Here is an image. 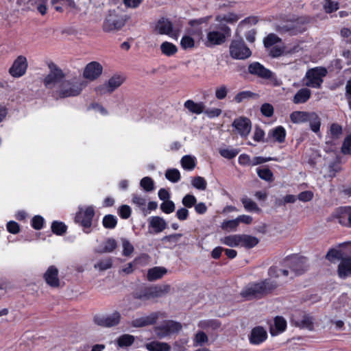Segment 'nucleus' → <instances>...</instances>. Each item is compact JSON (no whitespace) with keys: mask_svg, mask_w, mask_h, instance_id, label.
<instances>
[{"mask_svg":"<svg viewBox=\"0 0 351 351\" xmlns=\"http://www.w3.org/2000/svg\"><path fill=\"white\" fill-rule=\"evenodd\" d=\"M196 202H197L196 197L193 195H191V194L186 195L182 198V204L186 208H192L193 206H194V205H195Z\"/></svg>","mask_w":351,"mask_h":351,"instance_id":"61","label":"nucleus"},{"mask_svg":"<svg viewBox=\"0 0 351 351\" xmlns=\"http://www.w3.org/2000/svg\"><path fill=\"white\" fill-rule=\"evenodd\" d=\"M311 91L307 88H302L295 94L293 101L294 104H304L311 97Z\"/></svg>","mask_w":351,"mask_h":351,"instance_id":"27","label":"nucleus"},{"mask_svg":"<svg viewBox=\"0 0 351 351\" xmlns=\"http://www.w3.org/2000/svg\"><path fill=\"white\" fill-rule=\"evenodd\" d=\"M102 65L96 61H93L86 64L83 72L85 79L93 81L97 79L102 73Z\"/></svg>","mask_w":351,"mask_h":351,"instance_id":"15","label":"nucleus"},{"mask_svg":"<svg viewBox=\"0 0 351 351\" xmlns=\"http://www.w3.org/2000/svg\"><path fill=\"white\" fill-rule=\"evenodd\" d=\"M280 42L281 39L273 33L268 34L263 40L264 46L267 49L271 48Z\"/></svg>","mask_w":351,"mask_h":351,"instance_id":"44","label":"nucleus"},{"mask_svg":"<svg viewBox=\"0 0 351 351\" xmlns=\"http://www.w3.org/2000/svg\"><path fill=\"white\" fill-rule=\"evenodd\" d=\"M132 202L143 210H145L146 199L143 197L138 194H132Z\"/></svg>","mask_w":351,"mask_h":351,"instance_id":"64","label":"nucleus"},{"mask_svg":"<svg viewBox=\"0 0 351 351\" xmlns=\"http://www.w3.org/2000/svg\"><path fill=\"white\" fill-rule=\"evenodd\" d=\"M82 287H67L65 296L69 299L77 297L82 293Z\"/></svg>","mask_w":351,"mask_h":351,"instance_id":"63","label":"nucleus"},{"mask_svg":"<svg viewBox=\"0 0 351 351\" xmlns=\"http://www.w3.org/2000/svg\"><path fill=\"white\" fill-rule=\"evenodd\" d=\"M147 221L149 233H160L164 231L168 226L166 221L160 216H152L148 218Z\"/></svg>","mask_w":351,"mask_h":351,"instance_id":"16","label":"nucleus"},{"mask_svg":"<svg viewBox=\"0 0 351 351\" xmlns=\"http://www.w3.org/2000/svg\"><path fill=\"white\" fill-rule=\"evenodd\" d=\"M342 258L344 257L341 250L336 248H330L326 255V258L330 262L335 259L340 260L341 261Z\"/></svg>","mask_w":351,"mask_h":351,"instance_id":"47","label":"nucleus"},{"mask_svg":"<svg viewBox=\"0 0 351 351\" xmlns=\"http://www.w3.org/2000/svg\"><path fill=\"white\" fill-rule=\"evenodd\" d=\"M267 338V332L262 326L254 327L249 336L250 342L252 344L258 345L265 341Z\"/></svg>","mask_w":351,"mask_h":351,"instance_id":"19","label":"nucleus"},{"mask_svg":"<svg viewBox=\"0 0 351 351\" xmlns=\"http://www.w3.org/2000/svg\"><path fill=\"white\" fill-rule=\"evenodd\" d=\"M191 184L195 188L202 191L205 190L207 186L206 180L201 176L195 177L192 180Z\"/></svg>","mask_w":351,"mask_h":351,"instance_id":"57","label":"nucleus"},{"mask_svg":"<svg viewBox=\"0 0 351 351\" xmlns=\"http://www.w3.org/2000/svg\"><path fill=\"white\" fill-rule=\"evenodd\" d=\"M182 326L180 322L173 320H166L160 325L154 327V330L159 339H163L180 332Z\"/></svg>","mask_w":351,"mask_h":351,"instance_id":"7","label":"nucleus"},{"mask_svg":"<svg viewBox=\"0 0 351 351\" xmlns=\"http://www.w3.org/2000/svg\"><path fill=\"white\" fill-rule=\"evenodd\" d=\"M219 31H210L207 34V46L221 45L226 41L227 36L231 34L230 28L226 25H221Z\"/></svg>","mask_w":351,"mask_h":351,"instance_id":"8","label":"nucleus"},{"mask_svg":"<svg viewBox=\"0 0 351 351\" xmlns=\"http://www.w3.org/2000/svg\"><path fill=\"white\" fill-rule=\"evenodd\" d=\"M135 340V337L129 334H124L121 335L117 340V345L121 347H128L131 346Z\"/></svg>","mask_w":351,"mask_h":351,"instance_id":"38","label":"nucleus"},{"mask_svg":"<svg viewBox=\"0 0 351 351\" xmlns=\"http://www.w3.org/2000/svg\"><path fill=\"white\" fill-rule=\"evenodd\" d=\"M241 202L243 205V207L245 210L249 212H261V208L258 206V205L252 200L250 198L245 196L241 199Z\"/></svg>","mask_w":351,"mask_h":351,"instance_id":"33","label":"nucleus"},{"mask_svg":"<svg viewBox=\"0 0 351 351\" xmlns=\"http://www.w3.org/2000/svg\"><path fill=\"white\" fill-rule=\"evenodd\" d=\"M230 56L234 60H245L252 56V51L242 38L234 39L229 47Z\"/></svg>","mask_w":351,"mask_h":351,"instance_id":"5","label":"nucleus"},{"mask_svg":"<svg viewBox=\"0 0 351 351\" xmlns=\"http://www.w3.org/2000/svg\"><path fill=\"white\" fill-rule=\"evenodd\" d=\"M160 315V312L152 313L147 316L134 319L130 325L134 328H141L154 324Z\"/></svg>","mask_w":351,"mask_h":351,"instance_id":"17","label":"nucleus"},{"mask_svg":"<svg viewBox=\"0 0 351 351\" xmlns=\"http://www.w3.org/2000/svg\"><path fill=\"white\" fill-rule=\"evenodd\" d=\"M240 234H234L225 237L221 243L229 247H239L240 245Z\"/></svg>","mask_w":351,"mask_h":351,"instance_id":"37","label":"nucleus"},{"mask_svg":"<svg viewBox=\"0 0 351 351\" xmlns=\"http://www.w3.org/2000/svg\"><path fill=\"white\" fill-rule=\"evenodd\" d=\"M160 50L162 54L169 57L174 55L178 51L177 47L167 41H165L161 44Z\"/></svg>","mask_w":351,"mask_h":351,"instance_id":"34","label":"nucleus"},{"mask_svg":"<svg viewBox=\"0 0 351 351\" xmlns=\"http://www.w3.org/2000/svg\"><path fill=\"white\" fill-rule=\"evenodd\" d=\"M282 264L287 266L290 270L279 269L276 266H271L268 269V275L271 278H279L287 281V279H293L295 276L303 274L307 270L306 258L298 254H291L282 260Z\"/></svg>","mask_w":351,"mask_h":351,"instance_id":"1","label":"nucleus"},{"mask_svg":"<svg viewBox=\"0 0 351 351\" xmlns=\"http://www.w3.org/2000/svg\"><path fill=\"white\" fill-rule=\"evenodd\" d=\"M102 224L106 229H114L117 225V218L113 215H106L103 217Z\"/></svg>","mask_w":351,"mask_h":351,"instance_id":"41","label":"nucleus"},{"mask_svg":"<svg viewBox=\"0 0 351 351\" xmlns=\"http://www.w3.org/2000/svg\"><path fill=\"white\" fill-rule=\"evenodd\" d=\"M180 162L184 169L189 171L193 170L196 165L195 158L191 155L184 156L182 158Z\"/></svg>","mask_w":351,"mask_h":351,"instance_id":"35","label":"nucleus"},{"mask_svg":"<svg viewBox=\"0 0 351 351\" xmlns=\"http://www.w3.org/2000/svg\"><path fill=\"white\" fill-rule=\"evenodd\" d=\"M28 62L27 58L24 56H19L13 62L9 69V74L15 78L23 76L27 70Z\"/></svg>","mask_w":351,"mask_h":351,"instance_id":"10","label":"nucleus"},{"mask_svg":"<svg viewBox=\"0 0 351 351\" xmlns=\"http://www.w3.org/2000/svg\"><path fill=\"white\" fill-rule=\"evenodd\" d=\"M221 326V323L216 319L204 320L199 322L198 326L204 330H216Z\"/></svg>","mask_w":351,"mask_h":351,"instance_id":"40","label":"nucleus"},{"mask_svg":"<svg viewBox=\"0 0 351 351\" xmlns=\"http://www.w3.org/2000/svg\"><path fill=\"white\" fill-rule=\"evenodd\" d=\"M51 232L58 236L64 235L67 231L66 225L62 221H53L51 226Z\"/></svg>","mask_w":351,"mask_h":351,"instance_id":"32","label":"nucleus"},{"mask_svg":"<svg viewBox=\"0 0 351 351\" xmlns=\"http://www.w3.org/2000/svg\"><path fill=\"white\" fill-rule=\"evenodd\" d=\"M350 206H340L337 208L334 214V217L338 220V223L346 227V220Z\"/></svg>","mask_w":351,"mask_h":351,"instance_id":"26","label":"nucleus"},{"mask_svg":"<svg viewBox=\"0 0 351 351\" xmlns=\"http://www.w3.org/2000/svg\"><path fill=\"white\" fill-rule=\"evenodd\" d=\"M160 208L165 214H171L175 211L176 205L172 200L162 202L160 205Z\"/></svg>","mask_w":351,"mask_h":351,"instance_id":"53","label":"nucleus"},{"mask_svg":"<svg viewBox=\"0 0 351 351\" xmlns=\"http://www.w3.org/2000/svg\"><path fill=\"white\" fill-rule=\"evenodd\" d=\"M341 152L343 155L351 156V133L347 135L343 141Z\"/></svg>","mask_w":351,"mask_h":351,"instance_id":"50","label":"nucleus"},{"mask_svg":"<svg viewBox=\"0 0 351 351\" xmlns=\"http://www.w3.org/2000/svg\"><path fill=\"white\" fill-rule=\"evenodd\" d=\"M48 0H29L32 5H36V9L42 15H45L47 11Z\"/></svg>","mask_w":351,"mask_h":351,"instance_id":"48","label":"nucleus"},{"mask_svg":"<svg viewBox=\"0 0 351 351\" xmlns=\"http://www.w3.org/2000/svg\"><path fill=\"white\" fill-rule=\"evenodd\" d=\"M239 226L237 219H230V220H224L221 223V228L223 230L226 231H234L236 230L237 227Z\"/></svg>","mask_w":351,"mask_h":351,"instance_id":"54","label":"nucleus"},{"mask_svg":"<svg viewBox=\"0 0 351 351\" xmlns=\"http://www.w3.org/2000/svg\"><path fill=\"white\" fill-rule=\"evenodd\" d=\"M240 247L251 249L258 245L259 240L257 237L249 234H240Z\"/></svg>","mask_w":351,"mask_h":351,"instance_id":"25","label":"nucleus"},{"mask_svg":"<svg viewBox=\"0 0 351 351\" xmlns=\"http://www.w3.org/2000/svg\"><path fill=\"white\" fill-rule=\"evenodd\" d=\"M184 106L190 112L196 114H202V112H204L205 109V105L203 102L201 101L196 103L192 99L186 100L184 104Z\"/></svg>","mask_w":351,"mask_h":351,"instance_id":"24","label":"nucleus"},{"mask_svg":"<svg viewBox=\"0 0 351 351\" xmlns=\"http://www.w3.org/2000/svg\"><path fill=\"white\" fill-rule=\"evenodd\" d=\"M117 247V241L114 239L108 238L104 243L102 252H112Z\"/></svg>","mask_w":351,"mask_h":351,"instance_id":"59","label":"nucleus"},{"mask_svg":"<svg viewBox=\"0 0 351 351\" xmlns=\"http://www.w3.org/2000/svg\"><path fill=\"white\" fill-rule=\"evenodd\" d=\"M232 126L234 128L241 137H247L252 129V123L250 119L239 117L234 120Z\"/></svg>","mask_w":351,"mask_h":351,"instance_id":"14","label":"nucleus"},{"mask_svg":"<svg viewBox=\"0 0 351 351\" xmlns=\"http://www.w3.org/2000/svg\"><path fill=\"white\" fill-rule=\"evenodd\" d=\"M125 23L123 16L116 14L115 11H109L103 23V30L105 32H110L121 29Z\"/></svg>","mask_w":351,"mask_h":351,"instance_id":"9","label":"nucleus"},{"mask_svg":"<svg viewBox=\"0 0 351 351\" xmlns=\"http://www.w3.org/2000/svg\"><path fill=\"white\" fill-rule=\"evenodd\" d=\"M122 245L123 255L125 256H130L134 252V246L125 239L122 240Z\"/></svg>","mask_w":351,"mask_h":351,"instance_id":"62","label":"nucleus"},{"mask_svg":"<svg viewBox=\"0 0 351 351\" xmlns=\"http://www.w3.org/2000/svg\"><path fill=\"white\" fill-rule=\"evenodd\" d=\"M140 186L146 192L152 191L155 188L153 179L148 176L144 177L141 180Z\"/></svg>","mask_w":351,"mask_h":351,"instance_id":"45","label":"nucleus"},{"mask_svg":"<svg viewBox=\"0 0 351 351\" xmlns=\"http://www.w3.org/2000/svg\"><path fill=\"white\" fill-rule=\"evenodd\" d=\"M308 121L310 123V128L313 132L317 133L319 132L321 120L319 117L315 112L311 113V116L309 117V120Z\"/></svg>","mask_w":351,"mask_h":351,"instance_id":"36","label":"nucleus"},{"mask_svg":"<svg viewBox=\"0 0 351 351\" xmlns=\"http://www.w3.org/2000/svg\"><path fill=\"white\" fill-rule=\"evenodd\" d=\"M327 73V69L324 66H316L308 69L304 77L306 80L305 85L313 88H320L324 82V77Z\"/></svg>","mask_w":351,"mask_h":351,"instance_id":"2","label":"nucleus"},{"mask_svg":"<svg viewBox=\"0 0 351 351\" xmlns=\"http://www.w3.org/2000/svg\"><path fill=\"white\" fill-rule=\"evenodd\" d=\"M311 112L304 111H294L290 114V120L293 123L307 122Z\"/></svg>","mask_w":351,"mask_h":351,"instance_id":"29","label":"nucleus"},{"mask_svg":"<svg viewBox=\"0 0 351 351\" xmlns=\"http://www.w3.org/2000/svg\"><path fill=\"white\" fill-rule=\"evenodd\" d=\"M145 348L149 351H170L171 346L169 344L165 342H160L157 341H153L145 345Z\"/></svg>","mask_w":351,"mask_h":351,"instance_id":"31","label":"nucleus"},{"mask_svg":"<svg viewBox=\"0 0 351 351\" xmlns=\"http://www.w3.org/2000/svg\"><path fill=\"white\" fill-rule=\"evenodd\" d=\"M248 73L259 78L270 80L273 77V73L269 69L265 67L258 62H253L248 65Z\"/></svg>","mask_w":351,"mask_h":351,"instance_id":"13","label":"nucleus"},{"mask_svg":"<svg viewBox=\"0 0 351 351\" xmlns=\"http://www.w3.org/2000/svg\"><path fill=\"white\" fill-rule=\"evenodd\" d=\"M292 323L301 328H306L309 330L313 329L314 318L304 312H297L292 315Z\"/></svg>","mask_w":351,"mask_h":351,"instance_id":"11","label":"nucleus"},{"mask_svg":"<svg viewBox=\"0 0 351 351\" xmlns=\"http://www.w3.org/2000/svg\"><path fill=\"white\" fill-rule=\"evenodd\" d=\"M118 214L123 219H128L132 214V209L128 205H121L118 209Z\"/></svg>","mask_w":351,"mask_h":351,"instance_id":"60","label":"nucleus"},{"mask_svg":"<svg viewBox=\"0 0 351 351\" xmlns=\"http://www.w3.org/2000/svg\"><path fill=\"white\" fill-rule=\"evenodd\" d=\"M154 31L158 34L173 36V25L168 19L162 17L156 23Z\"/></svg>","mask_w":351,"mask_h":351,"instance_id":"18","label":"nucleus"},{"mask_svg":"<svg viewBox=\"0 0 351 351\" xmlns=\"http://www.w3.org/2000/svg\"><path fill=\"white\" fill-rule=\"evenodd\" d=\"M256 95L255 93L250 91V90H243L238 93L234 98V100L237 103H241L245 100H248L250 98L254 97Z\"/></svg>","mask_w":351,"mask_h":351,"instance_id":"49","label":"nucleus"},{"mask_svg":"<svg viewBox=\"0 0 351 351\" xmlns=\"http://www.w3.org/2000/svg\"><path fill=\"white\" fill-rule=\"evenodd\" d=\"M167 272V269L162 267H154L147 271V279L149 281H154L161 278Z\"/></svg>","mask_w":351,"mask_h":351,"instance_id":"30","label":"nucleus"},{"mask_svg":"<svg viewBox=\"0 0 351 351\" xmlns=\"http://www.w3.org/2000/svg\"><path fill=\"white\" fill-rule=\"evenodd\" d=\"M337 275L341 279L351 276V256H345L337 267Z\"/></svg>","mask_w":351,"mask_h":351,"instance_id":"20","label":"nucleus"},{"mask_svg":"<svg viewBox=\"0 0 351 351\" xmlns=\"http://www.w3.org/2000/svg\"><path fill=\"white\" fill-rule=\"evenodd\" d=\"M287 328V322L281 316H276L274 318V328H270V333L272 336L276 335L278 333L282 332Z\"/></svg>","mask_w":351,"mask_h":351,"instance_id":"28","label":"nucleus"},{"mask_svg":"<svg viewBox=\"0 0 351 351\" xmlns=\"http://www.w3.org/2000/svg\"><path fill=\"white\" fill-rule=\"evenodd\" d=\"M165 177L173 183L178 182L181 178L180 173L177 169H167L165 172Z\"/></svg>","mask_w":351,"mask_h":351,"instance_id":"46","label":"nucleus"},{"mask_svg":"<svg viewBox=\"0 0 351 351\" xmlns=\"http://www.w3.org/2000/svg\"><path fill=\"white\" fill-rule=\"evenodd\" d=\"M343 128L342 126L337 123H333L330 127V133L331 137L334 139H338L342 134Z\"/></svg>","mask_w":351,"mask_h":351,"instance_id":"56","label":"nucleus"},{"mask_svg":"<svg viewBox=\"0 0 351 351\" xmlns=\"http://www.w3.org/2000/svg\"><path fill=\"white\" fill-rule=\"evenodd\" d=\"M45 219L41 215H35L31 220V226L36 230L43 229Z\"/></svg>","mask_w":351,"mask_h":351,"instance_id":"55","label":"nucleus"},{"mask_svg":"<svg viewBox=\"0 0 351 351\" xmlns=\"http://www.w3.org/2000/svg\"><path fill=\"white\" fill-rule=\"evenodd\" d=\"M272 287H247L241 292V295L247 300L260 298L272 291Z\"/></svg>","mask_w":351,"mask_h":351,"instance_id":"12","label":"nucleus"},{"mask_svg":"<svg viewBox=\"0 0 351 351\" xmlns=\"http://www.w3.org/2000/svg\"><path fill=\"white\" fill-rule=\"evenodd\" d=\"M123 78L120 75H114L106 83L110 91L113 92L123 83Z\"/></svg>","mask_w":351,"mask_h":351,"instance_id":"43","label":"nucleus"},{"mask_svg":"<svg viewBox=\"0 0 351 351\" xmlns=\"http://www.w3.org/2000/svg\"><path fill=\"white\" fill-rule=\"evenodd\" d=\"M274 29L282 36H295L306 30L304 23L298 21H286L275 25Z\"/></svg>","mask_w":351,"mask_h":351,"instance_id":"6","label":"nucleus"},{"mask_svg":"<svg viewBox=\"0 0 351 351\" xmlns=\"http://www.w3.org/2000/svg\"><path fill=\"white\" fill-rule=\"evenodd\" d=\"M256 173L260 178L267 182H271L274 180V174L268 167L256 169Z\"/></svg>","mask_w":351,"mask_h":351,"instance_id":"39","label":"nucleus"},{"mask_svg":"<svg viewBox=\"0 0 351 351\" xmlns=\"http://www.w3.org/2000/svg\"><path fill=\"white\" fill-rule=\"evenodd\" d=\"M286 135L285 129L282 126L279 125L269 130L268 138L271 137L274 142L283 143L285 141Z\"/></svg>","mask_w":351,"mask_h":351,"instance_id":"23","label":"nucleus"},{"mask_svg":"<svg viewBox=\"0 0 351 351\" xmlns=\"http://www.w3.org/2000/svg\"><path fill=\"white\" fill-rule=\"evenodd\" d=\"M180 45L183 49H191L195 46V40L191 36L184 35L180 40Z\"/></svg>","mask_w":351,"mask_h":351,"instance_id":"58","label":"nucleus"},{"mask_svg":"<svg viewBox=\"0 0 351 351\" xmlns=\"http://www.w3.org/2000/svg\"><path fill=\"white\" fill-rule=\"evenodd\" d=\"M95 268L101 271H104L112 267V259L110 257L99 260L95 264Z\"/></svg>","mask_w":351,"mask_h":351,"instance_id":"51","label":"nucleus"},{"mask_svg":"<svg viewBox=\"0 0 351 351\" xmlns=\"http://www.w3.org/2000/svg\"><path fill=\"white\" fill-rule=\"evenodd\" d=\"M219 152L222 157L231 160L237 156L239 150L238 149L222 148L219 149Z\"/></svg>","mask_w":351,"mask_h":351,"instance_id":"52","label":"nucleus"},{"mask_svg":"<svg viewBox=\"0 0 351 351\" xmlns=\"http://www.w3.org/2000/svg\"><path fill=\"white\" fill-rule=\"evenodd\" d=\"M95 215V208L93 206H86L85 208H79V210L75 214L74 221L82 227L83 231L85 233L88 234L90 232V228L92 226Z\"/></svg>","mask_w":351,"mask_h":351,"instance_id":"3","label":"nucleus"},{"mask_svg":"<svg viewBox=\"0 0 351 351\" xmlns=\"http://www.w3.org/2000/svg\"><path fill=\"white\" fill-rule=\"evenodd\" d=\"M107 327H113L117 326L121 321V315L119 312L114 311L112 314L106 315Z\"/></svg>","mask_w":351,"mask_h":351,"instance_id":"42","label":"nucleus"},{"mask_svg":"<svg viewBox=\"0 0 351 351\" xmlns=\"http://www.w3.org/2000/svg\"><path fill=\"white\" fill-rule=\"evenodd\" d=\"M52 66L54 67V71H51L44 79V84L46 87L60 82L64 77V74L61 69L53 64H52Z\"/></svg>","mask_w":351,"mask_h":351,"instance_id":"22","label":"nucleus"},{"mask_svg":"<svg viewBox=\"0 0 351 351\" xmlns=\"http://www.w3.org/2000/svg\"><path fill=\"white\" fill-rule=\"evenodd\" d=\"M169 292V287H138L134 292L135 298L146 300L161 297Z\"/></svg>","mask_w":351,"mask_h":351,"instance_id":"4","label":"nucleus"},{"mask_svg":"<svg viewBox=\"0 0 351 351\" xmlns=\"http://www.w3.org/2000/svg\"><path fill=\"white\" fill-rule=\"evenodd\" d=\"M59 271L55 265L49 266L43 274L47 285H60Z\"/></svg>","mask_w":351,"mask_h":351,"instance_id":"21","label":"nucleus"}]
</instances>
